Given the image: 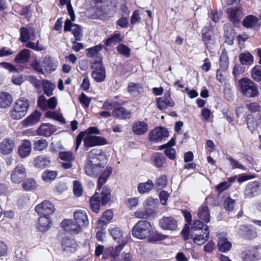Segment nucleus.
<instances>
[{
	"label": "nucleus",
	"mask_w": 261,
	"mask_h": 261,
	"mask_svg": "<svg viewBox=\"0 0 261 261\" xmlns=\"http://www.w3.org/2000/svg\"><path fill=\"white\" fill-rule=\"evenodd\" d=\"M106 164V158L101 149L94 148L88 153V162L85 165L86 174L92 177L96 176Z\"/></svg>",
	"instance_id": "f257e3e1"
},
{
	"label": "nucleus",
	"mask_w": 261,
	"mask_h": 261,
	"mask_svg": "<svg viewBox=\"0 0 261 261\" xmlns=\"http://www.w3.org/2000/svg\"><path fill=\"white\" fill-rule=\"evenodd\" d=\"M192 231L194 233L193 241L199 245H203L209 238L208 228L207 225H203L200 221L196 220L194 222L192 227Z\"/></svg>",
	"instance_id": "f03ea898"
},
{
	"label": "nucleus",
	"mask_w": 261,
	"mask_h": 261,
	"mask_svg": "<svg viewBox=\"0 0 261 261\" xmlns=\"http://www.w3.org/2000/svg\"><path fill=\"white\" fill-rule=\"evenodd\" d=\"M30 107L29 100L24 97L17 99L10 111V116L13 119L19 120L27 114Z\"/></svg>",
	"instance_id": "7ed1b4c3"
},
{
	"label": "nucleus",
	"mask_w": 261,
	"mask_h": 261,
	"mask_svg": "<svg viewBox=\"0 0 261 261\" xmlns=\"http://www.w3.org/2000/svg\"><path fill=\"white\" fill-rule=\"evenodd\" d=\"M239 83L243 96L248 98H253L258 95L257 85L250 79L242 78L239 81Z\"/></svg>",
	"instance_id": "20e7f679"
},
{
	"label": "nucleus",
	"mask_w": 261,
	"mask_h": 261,
	"mask_svg": "<svg viewBox=\"0 0 261 261\" xmlns=\"http://www.w3.org/2000/svg\"><path fill=\"white\" fill-rule=\"evenodd\" d=\"M152 230L150 222L146 220H140L134 226L132 234L136 238L144 239L150 235Z\"/></svg>",
	"instance_id": "39448f33"
},
{
	"label": "nucleus",
	"mask_w": 261,
	"mask_h": 261,
	"mask_svg": "<svg viewBox=\"0 0 261 261\" xmlns=\"http://www.w3.org/2000/svg\"><path fill=\"white\" fill-rule=\"evenodd\" d=\"M91 67L92 69V77L96 82L104 81L106 79V71L101 61L99 60L94 61L92 63Z\"/></svg>",
	"instance_id": "423d86ee"
},
{
	"label": "nucleus",
	"mask_w": 261,
	"mask_h": 261,
	"mask_svg": "<svg viewBox=\"0 0 261 261\" xmlns=\"http://www.w3.org/2000/svg\"><path fill=\"white\" fill-rule=\"evenodd\" d=\"M92 134H97V133H86L84 138V145L86 147H91L97 145H103L108 143L106 139L93 136Z\"/></svg>",
	"instance_id": "0eeeda50"
},
{
	"label": "nucleus",
	"mask_w": 261,
	"mask_h": 261,
	"mask_svg": "<svg viewBox=\"0 0 261 261\" xmlns=\"http://www.w3.org/2000/svg\"><path fill=\"white\" fill-rule=\"evenodd\" d=\"M261 192V185L257 181L249 182L244 192L245 198L250 199L258 195Z\"/></svg>",
	"instance_id": "6e6552de"
},
{
	"label": "nucleus",
	"mask_w": 261,
	"mask_h": 261,
	"mask_svg": "<svg viewBox=\"0 0 261 261\" xmlns=\"http://www.w3.org/2000/svg\"><path fill=\"white\" fill-rule=\"evenodd\" d=\"M27 176V172L23 165H18L10 174L11 181L14 184L20 183Z\"/></svg>",
	"instance_id": "1a4fd4ad"
},
{
	"label": "nucleus",
	"mask_w": 261,
	"mask_h": 261,
	"mask_svg": "<svg viewBox=\"0 0 261 261\" xmlns=\"http://www.w3.org/2000/svg\"><path fill=\"white\" fill-rule=\"evenodd\" d=\"M35 210L40 216H48L54 213L55 207L50 201L44 200L36 206Z\"/></svg>",
	"instance_id": "9d476101"
},
{
	"label": "nucleus",
	"mask_w": 261,
	"mask_h": 261,
	"mask_svg": "<svg viewBox=\"0 0 261 261\" xmlns=\"http://www.w3.org/2000/svg\"><path fill=\"white\" fill-rule=\"evenodd\" d=\"M168 137V132L163 127L155 128L149 134V139L153 142H162Z\"/></svg>",
	"instance_id": "9b49d317"
},
{
	"label": "nucleus",
	"mask_w": 261,
	"mask_h": 261,
	"mask_svg": "<svg viewBox=\"0 0 261 261\" xmlns=\"http://www.w3.org/2000/svg\"><path fill=\"white\" fill-rule=\"evenodd\" d=\"M61 226L65 231L71 234H78L82 230L81 227L73 220H64L61 223Z\"/></svg>",
	"instance_id": "f8f14e48"
},
{
	"label": "nucleus",
	"mask_w": 261,
	"mask_h": 261,
	"mask_svg": "<svg viewBox=\"0 0 261 261\" xmlns=\"http://www.w3.org/2000/svg\"><path fill=\"white\" fill-rule=\"evenodd\" d=\"M159 225L164 230H175L178 226L177 221L172 217H163L159 221Z\"/></svg>",
	"instance_id": "ddd939ff"
},
{
	"label": "nucleus",
	"mask_w": 261,
	"mask_h": 261,
	"mask_svg": "<svg viewBox=\"0 0 261 261\" xmlns=\"http://www.w3.org/2000/svg\"><path fill=\"white\" fill-rule=\"evenodd\" d=\"M202 38L207 48L212 49L215 43V38L213 31L208 27L202 30Z\"/></svg>",
	"instance_id": "4468645a"
},
{
	"label": "nucleus",
	"mask_w": 261,
	"mask_h": 261,
	"mask_svg": "<svg viewBox=\"0 0 261 261\" xmlns=\"http://www.w3.org/2000/svg\"><path fill=\"white\" fill-rule=\"evenodd\" d=\"M61 246L63 251L66 254H70L75 251L77 245L75 240L64 238L62 241Z\"/></svg>",
	"instance_id": "2eb2a0df"
},
{
	"label": "nucleus",
	"mask_w": 261,
	"mask_h": 261,
	"mask_svg": "<svg viewBox=\"0 0 261 261\" xmlns=\"http://www.w3.org/2000/svg\"><path fill=\"white\" fill-rule=\"evenodd\" d=\"M124 247V244H121L116 246L115 248L112 250L111 254L113 257L115 258L118 256V261H132L133 255L131 253L122 252L119 254Z\"/></svg>",
	"instance_id": "dca6fc26"
},
{
	"label": "nucleus",
	"mask_w": 261,
	"mask_h": 261,
	"mask_svg": "<svg viewBox=\"0 0 261 261\" xmlns=\"http://www.w3.org/2000/svg\"><path fill=\"white\" fill-rule=\"evenodd\" d=\"M15 147L14 140L8 138L4 140L0 144V152L4 155H8L13 151Z\"/></svg>",
	"instance_id": "f3484780"
},
{
	"label": "nucleus",
	"mask_w": 261,
	"mask_h": 261,
	"mask_svg": "<svg viewBox=\"0 0 261 261\" xmlns=\"http://www.w3.org/2000/svg\"><path fill=\"white\" fill-rule=\"evenodd\" d=\"M74 219L81 227H86L89 225V220L86 212L84 210H77L73 213Z\"/></svg>",
	"instance_id": "a211bd4d"
},
{
	"label": "nucleus",
	"mask_w": 261,
	"mask_h": 261,
	"mask_svg": "<svg viewBox=\"0 0 261 261\" xmlns=\"http://www.w3.org/2000/svg\"><path fill=\"white\" fill-rule=\"evenodd\" d=\"M64 30L65 32L71 31L76 40H81L82 34L79 25L73 24L69 19H67L65 23Z\"/></svg>",
	"instance_id": "6ab92c4d"
},
{
	"label": "nucleus",
	"mask_w": 261,
	"mask_h": 261,
	"mask_svg": "<svg viewBox=\"0 0 261 261\" xmlns=\"http://www.w3.org/2000/svg\"><path fill=\"white\" fill-rule=\"evenodd\" d=\"M57 130V127L49 123H42L37 130V134L45 137H50Z\"/></svg>",
	"instance_id": "aec40b11"
},
{
	"label": "nucleus",
	"mask_w": 261,
	"mask_h": 261,
	"mask_svg": "<svg viewBox=\"0 0 261 261\" xmlns=\"http://www.w3.org/2000/svg\"><path fill=\"white\" fill-rule=\"evenodd\" d=\"M41 115V113L40 112L38 111H35L31 115L23 120L21 122V123L23 127L32 126L39 122L40 120Z\"/></svg>",
	"instance_id": "412c9836"
},
{
	"label": "nucleus",
	"mask_w": 261,
	"mask_h": 261,
	"mask_svg": "<svg viewBox=\"0 0 261 261\" xmlns=\"http://www.w3.org/2000/svg\"><path fill=\"white\" fill-rule=\"evenodd\" d=\"M243 16L242 9L240 7L231 8L228 11L229 20L234 24L239 23Z\"/></svg>",
	"instance_id": "4be33fe9"
},
{
	"label": "nucleus",
	"mask_w": 261,
	"mask_h": 261,
	"mask_svg": "<svg viewBox=\"0 0 261 261\" xmlns=\"http://www.w3.org/2000/svg\"><path fill=\"white\" fill-rule=\"evenodd\" d=\"M156 105L160 110H163L168 107H173L174 103L171 96L169 94H165L164 97L157 98Z\"/></svg>",
	"instance_id": "5701e85b"
},
{
	"label": "nucleus",
	"mask_w": 261,
	"mask_h": 261,
	"mask_svg": "<svg viewBox=\"0 0 261 261\" xmlns=\"http://www.w3.org/2000/svg\"><path fill=\"white\" fill-rule=\"evenodd\" d=\"M225 234L219 233L218 237L219 241L218 243V248L221 252H226L229 251L231 247V243L225 237Z\"/></svg>",
	"instance_id": "b1692460"
},
{
	"label": "nucleus",
	"mask_w": 261,
	"mask_h": 261,
	"mask_svg": "<svg viewBox=\"0 0 261 261\" xmlns=\"http://www.w3.org/2000/svg\"><path fill=\"white\" fill-rule=\"evenodd\" d=\"M32 150L31 142L29 140H24L18 148L19 155L22 158L29 156Z\"/></svg>",
	"instance_id": "393cba45"
},
{
	"label": "nucleus",
	"mask_w": 261,
	"mask_h": 261,
	"mask_svg": "<svg viewBox=\"0 0 261 261\" xmlns=\"http://www.w3.org/2000/svg\"><path fill=\"white\" fill-rule=\"evenodd\" d=\"M51 226L50 218L48 216H40L38 220L37 229L41 232L47 231Z\"/></svg>",
	"instance_id": "a878e982"
},
{
	"label": "nucleus",
	"mask_w": 261,
	"mask_h": 261,
	"mask_svg": "<svg viewBox=\"0 0 261 261\" xmlns=\"http://www.w3.org/2000/svg\"><path fill=\"white\" fill-rule=\"evenodd\" d=\"M35 167L38 169H44L48 167L50 163L49 159L43 155L35 158L33 161Z\"/></svg>",
	"instance_id": "bb28decb"
},
{
	"label": "nucleus",
	"mask_w": 261,
	"mask_h": 261,
	"mask_svg": "<svg viewBox=\"0 0 261 261\" xmlns=\"http://www.w3.org/2000/svg\"><path fill=\"white\" fill-rule=\"evenodd\" d=\"M154 187V184L151 179H148L145 182H141L138 184L137 190L141 194L147 193L152 191Z\"/></svg>",
	"instance_id": "cd10ccee"
},
{
	"label": "nucleus",
	"mask_w": 261,
	"mask_h": 261,
	"mask_svg": "<svg viewBox=\"0 0 261 261\" xmlns=\"http://www.w3.org/2000/svg\"><path fill=\"white\" fill-rule=\"evenodd\" d=\"M43 71L51 72L56 70L57 65L48 56H45L42 59Z\"/></svg>",
	"instance_id": "c85d7f7f"
},
{
	"label": "nucleus",
	"mask_w": 261,
	"mask_h": 261,
	"mask_svg": "<svg viewBox=\"0 0 261 261\" xmlns=\"http://www.w3.org/2000/svg\"><path fill=\"white\" fill-rule=\"evenodd\" d=\"M13 101V98L10 94L6 92H0V107L1 108H9Z\"/></svg>",
	"instance_id": "c756f323"
},
{
	"label": "nucleus",
	"mask_w": 261,
	"mask_h": 261,
	"mask_svg": "<svg viewBox=\"0 0 261 261\" xmlns=\"http://www.w3.org/2000/svg\"><path fill=\"white\" fill-rule=\"evenodd\" d=\"M151 161L154 166L156 168L163 167L166 161L164 154L160 152H156L152 154Z\"/></svg>",
	"instance_id": "7c9ffc66"
},
{
	"label": "nucleus",
	"mask_w": 261,
	"mask_h": 261,
	"mask_svg": "<svg viewBox=\"0 0 261 261\" xmlns=\"http://www.w3.org/2000/svg\"><path fill=\"white\" fill-rule=\"evenodd\" d=\"M197 216L198 218L203 222L205 223L210 222V211L206 205L203 204L199 208Z\"/></svg>",
	"instance_id": "2f4dec72"
},
{
	"label": "nucleus",
	"mask_w": 261,
	"mask_h": 261,
	"mask_svg": "<svg viewBox=\"0 0 261 261\" xmlns=\"http://www.w3.org/2000/svg\"><path fill=\"white\" fill-rule=\"evenodd\" d=\"M86 133L100 134V132L96 127H90L86 129L85 131L81 132L76 138L75 150H77L79 148L81 144L82 140H84Z\"/></svg>",
	"instance_id": "473e14b6"
},
{
	"label": "nucleus",
	"mask_w": 261,
	"mask_h": 261,
	"mask_svg": "<svg viewBox=\"0 0 261 261\" xmlns=\"http://www.w3.org/2000/svg\"><path fill=\"white\" fill-rule=\"evenodd\" d=\"M147 124L143 121H137L133 125L132 130L134 133L137 135H141L147 132Z\"/></svg>",
	"instance_id": "72a5a7b5"
},
{
	"label": "nucleus",
	"mask_w": 261,
	"mask_h": 261,
	"mask_svg": "<svg viewBox=\"0 0 261 261\" xmlns=\"http://www.w3.org/2000/svg\"><path fill=\"white\" fill-rule=\"evenodd\" d=\"M113 115L114 117L121 119H125L130 117V113L127 109L123 107H119L115 109L113 111Z\"/></svg>",
	"instance_id": "f704fd0d"
},
{
	"label": "nucleus",
	"mask_w": 261,
	"mask_h": 261,
	"mask_svg": "<svg viewBox=\"0 0 261 261\" xmlns=\"http://www.w3.org/2000/svg\"><path fill=\"white\" fill-rule=\"evenodd\" d=\"M30 57V51L24 49L20 51L15 58V62L17 63L24 64L28 62Z\"/></svg>",
	"instance_id": "c9c22d12"
},
{
	"label": "nucleus",
	"mask_w": 261,
	"mask_h": 261,
	"mask_svg": "<svg viewBox=\"0 0 261 261\" xmlns=\"http://www.w3.org/2000/svg\"><path fill=\"white\" fill-rule=\"evenodd\" d=\"M258 19L252 15L247 16L243 21V25L247 28H253L257 27Z\"/></svg>",
	"instance_id": "e433bc0d"
},
{
	"label": "nucleus",
	"mask_w": 261,
	"mask_h": 261,
	"mask_svg": "<svg viewBox=\"0 0 261 261\" xmlns=\"http://www.w3.org/2000/svg\"><path fill=\"white\" fill-rule=\"evenodd\" d=\"M112 172V169L110 167H107L102 171L98 180V188L100 189L103 184L107 181L109 176Z\"/></svg>",
	"instance_id": "4c0bfd02"
},
{
	"label": "nucleus",
	"mask_w": 261,
	"mask_h": 261,
	"mask_svg": "<svg viewBox=\"0 0 261 261\" xmlns=\"http://www.w3.org/2000/svg\"><path fill=\"white\" fill-rule=\"evenodd\" d=\"M113 216V212L111 210L106 211L103 214L102 216L98 221L97 227L102 228L112 219Z\"/></svg>",
	"instance_id": "58836bf2"
},
{
	"label": "nucleus",
	"mask_w": 261,
	"mask_h": 261,
	"mask_svg": "<svg viewBox=\"0 0 261 261\" xmlns=\"http://www.w3.org/2000/svg\"><path fill=\"white\" fill-rule=\"evenodd\" d=\"M89 202L92 210L95 213H98L100 208V198L99 194L97 192L95 193L90 198Z\"/></svg>",
	"instance_id": "ea45409f"
},
{
	"label": "nucleus",
	"mask_w": 261,
	"mask_h": 261,
	"mask_svg": "<svg viewBox=\"0 0 261 261\" xmlns=\"http://www.w3.org/2000/svg\"><path fill=\"white\" fill-rule=\"evenodd\" d=\"M127 91L131 95L136 96L143 91V87L140 84L130 83L127 87Z\"/></svg>",
	"instance_id": "a19ab883"
},
{
	"label": "nucleus",
	"mask_w": 261,
	"mask_h": 261,
	"mask_svg": "<svg viewBox=\"0 0 261 261\" xmlns=\"http://www.w3.org/2000/svg\"><path fill=\"white\" fill-rule=\"evenodd\" d=\"M239 60L242 64L250 65L253 62V57L250 53L245 52L240 55Z\"/></svg>",
	"instance_id": "79ce46f5"
},
{
	"label": "nucleus",
	"mask_w": 261,
	"mask_h": 261,
	"mask_svg": "<svg viewBox=\"0 0 261 261\" xmlns=\"http://www.w3.org/2000/svg\"><path fill=\"white\" fill-rule=\"evenodd\" d=\"M109 231L113 238L118 242L121 241L124 235L122 230L118 227L110 228Z\"/></svg>",
	"instance_id": "37998d69"
},
{
	"label": "nucleus",
	"mask_w": 261,
	"mask_h": 261,
	"mask_svg": "<svg viewBox=\"0 0 261 261\" xmlns=\"http://www.w3.org/2000/svg\"><path fill=\"white\" fill-rule=\"evenodd\" d=\"M57 175V171L47 170L42 173V178L46 182H50L56 178Z\"/></svg>",
	"instance_id": "c03bdc74"
},
{
	"label": "nucleus",
	"mask_w": 261,
	"mask_h": 261,
	"mask_svg": "<svg viewBox=\"0 0 261 261\" xmlns=\"http://www.w3.org/2000/svg\"><path fill=\"white\" fill-rule=\"evenodd\" d=\"M47 142L42 138H37L33 143V149L36 151H42L46 148Z\"/></svg>",
	"instance_id": "a18cd8bd"
},
{
	"label": "nucleus",
	"mask_w": 261,
	"mask_h": 261,
	"mask_svg": "<svg viewBox=\"0 0 261 261\" xmlns=\"http://www.w3.org/2000/svg\"><path fill=\"white\" fill-rule=\"evenodd\" d=\"M42 84L44 93L47 96H51L56 87L55 84L47 80H43Z\"/></svg>",
	"instance_id": "49530a36"
},
{
	"label": "nucleus",
	"mask_w": 261,
	"mask_h": 261,
	"mask_svg": "<svg viewBox=\"0 0 261 261\" xmlns=\"http://www.w3.org/2000/svg\"><path fill=\"white\" fill-rule=\"evenodd\" d=\"M22 187L26 191L34 190L37 188V184L34 179L29 178L23 181Z\"/></svg>",
	"instance_id": "de8ad7c7"
},
{
	"label": "nucleus",
	"mask_w": 261,
	"mask_h": 261,
	"mask_svg": "<svg viewBox=\"0 0 261 261\" xmlns=\"http://www.w3.org/2000/svg\"><path fill=\"white\" fill-rule=\"evenodd\" d=\"M248 128L253 133L257 128L255 118L252 115H248L246 117Z\"/></svg>",
	"instance_id": "09e8293b"
},
{
	"label": "nucleus",
	"mask_w": 261,
	"mask_h": 261,
	"mask_svg": "<svg viewBox=\"0 0 261 261\" xmlns=\"http://www.w3.org/2000/svg\"><path fill=\"white\" fill-rule=\"evenodd\" d=\"M122 40V37L119 33L114 34L111 37L106 41L105 44L107 46H114Z\"/></svg>",
	"instance_id": "8fccbe9b"
},
{
	"label": "nucleus",
	"mask_w": 261,
	"mask_h": 261,
	"mask_svg": "<svg viewBox=\"0 0 261 261\" xmlns=\"http://www.w3.org/2000/svg\"><path fill=\"white\" fill-rule=\"evenodd\" d=\"M102 45H96L86 50V55L89 57H93L97 55L102 49Z\"/></svg>",
	"instance_id": "3c124183"
},
{
	"label": "nucleus",
	"mask_w": 261,
	"mask_h": 261,
	"mask_svg": "<svg viewBox=\"0 0 261 261\" xmlns=\"http://www.w3.org/2000/svg\"><path fill=\"white\" fill-rule=\"evenodd\" d=\"M111 197V190L109 188L105 187L101 192V202L102 205L107 204Z\"/></svg>",
	"instance_id": "603ef678"
},
{
	"label": "nucleus",
	"mask_w": 261,
	"mask_h": 261,
	"mask_svg": "<svg viewBox=\"0 0 261 261\" xmlns=\"http://www.w3.org/2000/svg\"><path fill=\"white\" fill-rule=\"evenodd\" d=\"M252 78L256 82L261 81V66L256 65L254 66L251 72Z\"/></svg>",
	"instance_id": "864d4df0"
},
{
	"label": "nucleus",
	"mask_w": 261,
	"mask_h": 261,
	"mask_svg": "<svg viewBox=\"0 0 261 261\" xmlns=\"http://www.w3.org/2000/svg\"><path fill=\"white\" fill-rule=\"evenodd\" d=\"M168 183L167 177L165 175H161L158 178H156L155 185L156 187L159 189H162L165 188Z\"/></svg>",
	"instance_id": "5fc2aeb1"
},
{
	"label": "nucleus",
	"mask_w": 261,
	"mask_h": 261,
	"mask_svg": "<svg viewBox=\"0 0 261 261\" xmlns=\"http://www.w3.org/2000/svg\"><path fill=\"white\" fill-rule=\"evenodd\" d=\"M31 67L38 72L43 74L42 61L34 59L31 64Z\"/></svg>",
	"instance_id": "6e6d98bb"
},
{
	"label": "nucleus",
	"mask_w": 261,
	"mask_h": 261,
	"mask_svg": "<svg viewBox=\"0 0 261 261\" xmlns=\"http://www.w3.org/2000/svg\"><path fill=\"white\" fill-rule=\"evenodd\" d=\"M139 203V199L137 197H131L127 199L126 205L130 210L136 209Z\"/></svg>",
	"instance_id": "4d7b16f0"
},
{
	"label": "nucleus",
	"mask_w": 261,
	"mask_h": 261,
	"mask_svg": "<svg viewBox=\"0 0 261 261\" xmlns=\"http://www.w3.org/2000/svg\"><path fill=\"white\" fill-rule=\"evenodd\" d=\"M45 116L47 118H51L61 122L64 121V119L62 116L55 112L47 111L45 113Z\"/></svg>",
	"instance_id": "13d9d810"
},
{
	"label": "nucleus",
	"mask_w": 261,
	"mask_h": 261,
	"mask_svg": "<svg viewBox=\"0 0 261 261\" xmlns=\"http://www.w3.org/2000/svg\"><path fill=\"white\" fill-rule=\"evenodd\" d=\"M60 159L64 161H73L74 157L73 154L69 151H62L59 154Z\"/></svg>",
	"instance_id": "bf43d9fd"
},
{
	"label": "nucleus",
	"mask_w": 261,
	"mask_h": 261,
	"mask_svg": "<svg viewBox=\"0 0 261 261\" xmlns=\"http://www.w3.org/2000/svg\"><path fill=\"white\" fill-rule=\"evenodd\" d=\"M30 38V32L28 29L25 28H21L20 29V41L22 42H25L28 41Z\"/></svg>",
	"instance_id": "052dcab7"
},
{
	"label": "nucleus",
	"mask_w": 261,
	"mask_h": 261,
	"mask_svg": "<svg viewBox=\"0 0 261 261\" xmlns=\"http://www.w3.org/2000/svg\"><path fill=\"white\" fill-rule=\"evenodd\" d=\"M232 169H240L242 170H246L247 168L244 166L241 163L236 159L230 158L229 159Z\"/></svg>",
	"instance_id": "680f3d73"
},
{
	"label": "nucleus",
	"mask_w": 261,
	"mask_h": 261,
	"mask_svg": "<svg viewBox=\"0 0 261 261\" xmlns=\"http://www.w3.org/2000/svg\"><path fill=\"white\" fill-rule=\"evenodd\" d=\"M220 65L221 70H225L228 67V58L225 54H222L220 59Z\"/></svg>",
	"instance_id": "e2e57ef3"
},
{
	"label": "nucleus",
	"mask_w": 261,
	"mask_h": 261,
	"mask_svg": "<svg viewBox=\"0 0 261 261\" xmlns=\"http://www.w3.org/2000/svg\"><path fill=\"white\" fill-rule=\"evenodd\" d=\"M73 192L77 197H80L82 195V188L81 184L78 181L74 180L73 181Z\"/></svg>",
	"instance_id": "0e129e2a"
},
{
	"label": "nucleus",
	"mask_w": 261,
	"mask_h": 261,
	"mask_svg": "<svg viewBox=\"0 0 261 261\" xmlns=\"http://www.w3.org/2000/svg\"><path fill=\"white\" fill-rule=\"evenodd\" d=\"M117 48L118 51L123 56L126 57H128L129 56L130 49L126 45L121 44L117 47Z\"/></svg>",
	"instance_id": "69168bd1"
},
{
	"label": "nucleus",
	"mask_w": 261,
	"mask_h": 261,
	"mask_svg": "<svg viewBox=\"0 0 261 261\" xmlns=\"http://www.w3.org/2000/svg\"><path fill=\"white\" fill-rule=\"evenodd\" d=\"M235 205V200L228 197L226 199L224 203V206L227 211H232Z\"/></svg>",
	"instance_id": "338daca9"
},
{
	"label": "nucleus",
	"mask_w": 261,
	"mask_h": 261,
	"mask_svg": "<svg viewBox=\"0 0 261 261\" xmlns=\"http://www.w3.org/2000/svg\"><path fill=\"white\" fill-rule=\"evenodd\" d=\"M37 105L42 110H47V101L43 95H40L37 100Z\"/></svg>",
	"instance_id": "774afa93"
}]
</instances>
